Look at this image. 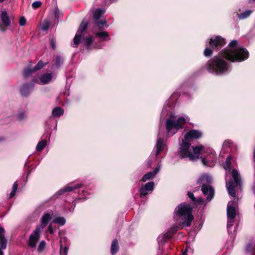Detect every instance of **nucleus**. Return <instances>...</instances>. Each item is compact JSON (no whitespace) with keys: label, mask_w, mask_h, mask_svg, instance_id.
I'll use <instances>...</instances> for the list:
<instances>
[{"label":"nucleus","mask_w":255,"mask_h":255,"mask_svg":"<svg viewBox=\"0 0 255 255\" xmlns=\"http://www.w3.org/2000/svg\"><path fill=\"white\" fill-rule=\"evenodd\" d=\"M253 1H255V0H249V3H252Z\"/></svg>","instance_id":"nucleus-53"},{"label":"nucleus","mask_w":255,"mask_h":255,"mask_svg":"<svg viewBox=\"0 0 255 255\" xmlns=\"http://www.w3.org/2000/svg\"><path fill=\"white\" fill-rule=\"evenodd\" d=\"M252 12L253 11L251 10H248L245 12H243L240 14H238V17L240 19H245L248 17Z\"/></svg>","instance_id":"nucleus-33"},{"label":"nucleus","mask_w":255,"mask_h":255,"mask_svg":"<svg viewBox=\"0 0 255 255\" xmlns=\"http://www.w3.org/2000/svg\"><path fill=\"white\" fill-rule=\"evenodd\" d=\"M232 144L231 140H226L223 143V146L225 147H229L230 145Z\"/></svg>","instance_id":"nucleus-47"},{"label":"nucleus","mask_w":255,"mask_h":255,"mask_svg":"<svg viewBox=\"0 0 255 255\" xmlns=\"http://www.w3.org/2000/svg\"><path fill=\"white\" fill-rule=\"evenodd\" d=\"M35 71H34V68L33 69H25L23 73V77L25 78H27L29 77L32 73L35 72Z\"/></svg>","instance_id":"nucleus-37"},{"label":"nucleus","mask_w":255,"mask_h":255,"mask_svg":"<svg viewBox=\"0 0 255 255\" xmlns=\"http://www.w3.org/2000/svg\"><path fill=\"white\" fill-rule=\"evenodd\" d=\"M46 140H42L39 141L37 144L36 149L37 151H42L46 145Z\"/></svg>","instance_id":"nucleus-32"},{"label":"nucleus","mask_w":255,"mask_h":255,"mask_svg":"<svg viewBox=\"0 0 255 255\" xmlns=\"http://www.w3.org/2000/svg\"><path fill=\"white\" fill-rule=\"evenodd\" d=\"M47 64V63H44L42 60L39 61L37 64L33 68L34 71H35L36 72V71L41 69L43 67H44Z\"/></svg>","instance_id":"nucleus-36"},{"label":"nucleus","mask_w":255,"mask_h":255,"mask_svg":"<svg viewBox=\"0 0 255 255\" xmlns=\"http://www.w3.org/2000/svg\"><path fill=\"white\" fill-rule=\"evenodd\" d=\"M50 45L51 49L54 50L56 49V42L54 37H52L49 39Z\"/></svg>","instance_id":"nucleus-43"},{"label":"nucleus","mask_w":255,"mask_h":255,"mask_svg":"<svg viewBox=\"0 0 255 255\" xmlns=\"http://www.w3.org/2000/svg\"><path fill=\"white\" fill-rule=\"evenodd\" d=\"M46 243L44 241H42L40 242L38 247H37V252L38 253H41L44 249L45 247Z\"/></svg>","instance_id":"nucleus-40"},{"label":"nucleus","mask_w":255,"mask_h":255,"mask_svg":"<svg viewBox=\"0 0 255 255\" xmlns=\"http://www.w3.org/2000/svg\"><path fill=\"white\" fill-rule=\"evenodd\" d=\"M0 18L2 24L5 26H8L10 25L11 21L10 17L8 16L7 12L5 10L1 11L0 14Z\"/></svg>","instance_id":"nucleus-19"},{"label":"nucleus","mask_w":255,"mask_h":255,"mask_svg":"<svg viewBox=\"0 0 255 255\" xmlns=\"http://www.w3.org/2000/svg\"><path fill=\"white\" fill-rule=\"evenodd\" d=\"M213 54V51L209 47H206L204 51V55L206 57H210Z\"/></svg>","instance_id":"nucleus-41"},{"label":"nucleus","mask_w":255,"mask_h":255,"mask_svg":"<svg viewBox=\"0 0 255 255\" xmlns=\"http://www.w3.org/2000/svg\"><path fill=\"white\" fill-rule=\"evenodd\" d=\"M25 117L26 116L24 112H21L17 115V119L19 121H22V120L25 119Z\"/></svg>","instance_id":"nucleus-48"},{"label":"nucleus","mask_w":255,"mask_h":255,"mask_svg":"<svg viewBox=\"0 0 255 255\" xmlns=\"http://www.w3.org/2000/svg\"><path fill=\"white\" fill-rule=\"evenodd\" d=\"M179 153L181 158H189L190 160H194L195 158L193 155L191 143L187 140H182L179 147Z\"/></svg>","instance_id":"nucleus-7"},{"label":"nucleus","mask_w":255,"mask_h":255,"mask_svg":"<svg viewBox=\"0 0 255 255\" xmlns=\"http://www.w3.org/2000/svg\"><path fill=\"white\" fill-rule=\"evenodd\" d=\"M40 232V228L36 227L30 235L28 241V245L30 247L34 248L36 247V243L39 240Z\"/></svg>","instance_id":"nucleus-11"},{"label":"nucleus","mask_w":255,"mask_h":255,"mask_svg":"<svg viewBox=\"0 0 255 255\" xmlns=\"http://www.w3.org/2000/svg\"><path fill=\"white\" fill-rule=\"evenodd\" d=\"M212 179L207 175L201 176L197 180V183L201 185V191L205 196H207L206 201L210 202L214 198L215 190L212 186Z\"/></svg>","instance_id":"nucleus-4"},{"label":"nucleus","mask_w":255,"mask_h":255,"mask_svg":"<svg viewBox=\"0 0 255 255\" xmlns=\"http://www.w3.org/2000/svg\"><path fill=\"white\" fill-rule=\"evenodd\" d=\"M26 22V19L24 17H21L19 19V24L20 26H24L25 25Z\"/></svg>","instance_id":"nucleus-46"},{"label":"nucleus","mask_w":255,"mask_h":255,"mask_svg":"<svg viewBox=\"0 0 255 255\" xmlns=\"http://www.w3.org/2000/svg\"><path fill=\"white\" fill-rule=\"evenodd\" d=\"M17 188H18V182H17V181H15L12 185V190L9 194V198H12L15 195Z\"/></svg>","instance_id":"nucleus-34"},{"label":"nucleus","mask_w":255,"mask_h":255,"mask_svg":"<svg viewBox=\"0 0 255 255\" xmlns=\"http://www.w3.org/2000/svg\"><path fill=\"white\" fill-rule=\"evenodd\" d=\"M64 114L63 110L60 107H57L52 110V114L54 118H58Z\"/></svg>","instance_id":"nucleus-27"},{"label":"nucleus","mask_w":255,"mask_h":255,"mask_svg":"<svg viewBox=\"0 0 255 255\" xmlns=\"http://www.w3.org/2000/svg\"><path fill=\"white\" fill-rule=\"evenodd\" d=\"M68 252V248L66 246L63 248L62 246H61L60 250V254L61 255H67Z\"/></svg>","instance_id":"nucleus-42"},{"label":"nucleus","mask_w":255,"mask_h":255,"mask_svg":"<svg viewBox=\"0 0 255 255\" xmlns=\"http://www.w3.org/2000/svg\"><path fill=\"white\" fill-rule=\"evenodd\" d=\"M154 182L152 181L148 182L139 188L138 191L140 193V197L142 198L151 193L154 189Z\"/></svg>","instance_id":"nucleus-13"},{"label":"nucleus","mask_w":255,"mask_h":255,"mask_svg":"<svg viewBox=\"0 0 255 255\" xmlns=\"http://www.w3.org/2000/svg\"><path fill=\"white\" fill-rule=\"evenodd\" d=\"M238 41L233 40L230 42L228 47L223 51V55L232 62H241L247 59L249 57L248 51L244 47H237Z\"/></svg>","instance_id":"nucleus-1"},{"label":"nucleus","mask_w":255,"mask_h":255,"mask_svg":"<svg viewBox=\"0 0 255 255\" xmlns=\"http://www.w3.org/2000/svg\"><path fill=\"white\" fill-rule=\"evenodd\" d=\"M119 246L117 239H114L111 247V253L112 255H115L119 251Z\"/></svg>","instance_id":"nucleus-25"},{"label":"nucleus","mask_w":255,"mask_h":255,"mask_svg":"<svg viewBox=\"0 0 255 255\" xmlns=\"http://www.w3.org/2000/svg\"><path fill=\"white\" fill-rule=\"evenodd\" d=\"M159 171V168H155L152 172H148L143 176L141 181L142 182H145L147 180L153 178L155 177L156 174Z\"/></svg>","instance_id":"nucleus-18"},{"label":"nucleus","mask_w":255,"mask_h":255,"mask_svg":"<svg viewBox=\"0 0 255 255\" xmlns=\"http://www.w3.org/2000/svg\"><path fill=\"white\" fill-rule=\"evenodd\" d=\"M232 157L230 155L228 156L225 161V163L224 165V168L226 170H229L230 172L231 170V166L232 164Z\"/></svg>","instance_id":"nucleus-30"},{"label":"nucleus","mask_w":255,"mask_h":255,"mask_svg":"<svg viewBox=\"0 0 255 255\" xmlns=\"http://www.w3.org/2000/svg\"><path fill=\"white\" fill-rule=\"evenodd\" d=\"M231 174L233 180L230 181L228 183H226V187L229 195L234 197L236 195V187L241 186V177L239 171L236 169H233Z\"/></svg>","instance_id":"nucleus-6"},{"label":"nucleus","mask_w":255,"mask_h":255,"mask_svg":"<svg viewBox=\"0 0 255 255\" xmlns=\"http://www.w3.org/2000/svg\"><path fill=\"white\" fill-rule=\"evenodd\" d=\"M82 34L76 33L74 39H73V44L72 46L73 47H77L78 45L80 44L81 40Z\"/></svg>","instance_id":"nucleus-31"},{"label":"nucleus","mask_w":255,"mask_h":255,"mask_svg":"<svg viewBox=\"0 0 255 255\" xmlns=\"http://www.w3.org/2000/svg\"><path fill=\"white\" fill-rule=\"evenodd\" d=\"M63 63V60L59 55H56L52 60V64L56 68H59Z\"/></svg>","instance_id":"nucleus-28"},{"label":"nucleus","mask_w":255,"mask_h":255,"mask_svg":"<svg viewBox=\"0 0 255 255\" xmlns=\"http://www.w3.org/2000/svg\"><path fill=\"white\" fill-rule=\"evenodd\" d=\"M95 34L96 37H98L102 41H107L110 39L109 33L107 31H104L98 32L95 33Z\"/></svg>","instance_id":"nucleus-26"},{"label":"nucleus","mask_w":255,"mask_h":255,"mask_svg":"<svg viewBox=\"0 0 255 255\" xmlns=\"http://www.w3.org/2000/svg\"><path fill=\"white\" fill-rule=\"evenodd\" d=\"M202 135L201 132L196 129L189 130L185 135V140H189L191 139H198Z\"/></svg>","instance_id":"nucleus-14"},{"label":"nucleus","mask_w":255,"mask_h":255,"mask_svg":"<svg viewBox=\"0 0 255 255\" xmlns=\"http://www.w3.org/2000/svg\"><path fill=\"white\" fill-rule=\"evenodd\" d=\"M193 208L186 202L178 205L174 212V218L179 224L190 227L194 219L192 215Z\"/></svg>","instance_id":"nucleus-2"},{"label":"nucleus","mask_w":255,"mask_h":255,"mask_svg":"<svg viewBox=\"0 0 255 255\" xmlns=\"http://www.w3.org/2000/svg\"><path fill=\"white\" fill-rule=\"evenodd\" d=\"M48 231L50 234H52L53 233V230L51 224L49 225L48 227Z\"/></svg>","instance_id":"nucleus-49"},{"label":"nucleus","mask_w":255,"mask_h":255,"mask_svg":"<svg viewBox=\"0 0 255 255\" xmlns=\"http://www.w3.org/2000/svg\"><path fill=\"white\" fill-rule=\"evenodd\" d=\"M227 59L223 55V52L220 54L210 59L205 65V68L210 72L217 75L222 74L227 72L229 69Z\"/></svg>","instance_id":"nucleus-3"},{"label":"nucleus","mask_w":255,"mask_h":255,"mask_svg":"<svg viewBox=\"0 0 255 255\" xmlns=\"http://www.w3.org/2000/svg\"><path fill=\"white\" fill-rule=\"evenodd\" d=\"M201 159H202V160L204 164H205V162H206V159H205L204 157H202V156L201 157Z\"/></svg>","instance_id":"nucleus-50"},{"label":"nucleus","mask_w":255,"mask_h":255,"mask_svg":"<svg viewBox=\"0 0 255 255\" xmlns=\"http://www.w3.org/2000/svg\"><path fill=\"white\" fill-rule=\"evenodd\" d=\"M191 148L193 149V155L195 157L194 158V160L198 159L199 157V155L202 151L206 152L208 153H210L211 154V157L213 159L212 160L213 161L215 159V151L212 149H208L206 151L204 150V146L202 145H198L195 147H192Z\"/></svg>","instance_id":"nucleus-10"},{"label":"nucleus","mask_w":255,"mask_h":255,"mask_svg":"<svg viewBox=\"0 0 255 255\" xmlns=\"http://www.w3.org/2000/svg\"><path fill=\"white\" fill-rule=\"evenodd\" d=\"M209 42L213 49H219L226 44V40L221 36H216L211 38Z\"/></svg>","instance_id":"nucleus-9"},{"label":"nucleus","mask_w":255,"mask_h":255,"mask_svg":"<svg viewBox=\"0 0 255 255\" xmlns=\"http://www.w3.org/2000/svg\"><path fill=\"white\" fill-rule=\"evenodd\" d=\"M32 84H25L22 85L20 89L21 94L25 97L27 96L30 93V89L33 87Z\"/></svg>","instance_id":"nucleus-20"},{"label":"nucleus","mask_w":255,"mask_h":255,"mask_svg":"<svg viewBox=\"0 0 255 255\" xmlns=\"http://www.w3.org/2000/svg\"><path fill=\"white\" fill-rule=\"evenodd\" d=\"M53 223H58L60 225L63 226L65 224L66 221L63 217H57L54 220Z\"/></svg>","instance_id":"nucleus-38"},{"label":"nucleus","mask_w":255,"mask_h":255,"mask_svg":"<svg viewBox=\"0 0 255 255\" xmlns=\"http://www.w3.org/2000/svg\"><path fill=\"white\" fill-rule=\"evenodd\" d=\"M52 215V212L51 211L50 213H44L42 216L41 219V225L37 226L36 227H39L40 230H42L48 224V223L51 219V216Z\"/></svg>","instance_id":"nucleus-15"},{"label":"nucleus","mask_w":255,"mask_h":255,"mask_svg":"<svg viewBox=\"0 0 255 255\" xmlns=\"http://www.w3.org/2000/svg\"><path fill=\"white\" fill-rule=\"evenodd\" d=\"M104 12L105 10L100 8H97L94 11L92 17L94 22V28H97L98 30H102L103 28V26L106 25V26H108L106 20H100L101 16L104 13Z\"/></svg>","instance_id":"nucleus-8"},{"label":"nucleus","mask_w":255,"mask_h":255,"mask_svg":"<svg viewBox=\"0 0 255 255\" xmlns=\"http://www.w3.org/2000/svg\"><path fill=\"white\" fill-rule=\"evenodd\" d=\"M33 81H34V82H36V80L35 79L33 80Z\"/></svg>","instance_id":"nucleus-57"},{"label":"nucleus","mask_w":255,"mask_h":255,"mask_svg":"<svg viewBox=\"0 0 255 255\" xmlns=\"http://www.w3.org/2000/svg\"><path fill=\"white\" fill-rule=\"evenodd\" d=\"M254 158L255 159V148L254 152Z\"/></svg>","instance_id":"nucleus-54"},{"label":"nucleus","mask_w":255,"mask_h":255,"mask_svg":"<svg viewBox=\"0 0 255 255\" xmlns=\"http://www.w3.org/2000/svg\"><path fill=\"white\" fill-rule=\"evenodd\" d=\"M186 123L187 120L183 117H180L177 120L169 118L166 121V128L168 133L173 134L179 129L182 128Z\"/></svg>","instance_id":"nucleus-5"},{"label":"nucleus","mask_w":255,"mask_h":255,"mask_svg":"<svg viewBox=\"0 0 255 255\" xmlns=\"http://www.w3.org/2000/svg\"><path fill=\"white\" fill-rule=\"evenodd\" d=\"M2 250L1 248H0V255H3V252L2 251Z\"/></svg>","instance_id":"nucleus-51"},{"label":"nucleus","mask_w":255,"mask_h":255,"mask_svg":"<svg viewBox=\"0 0 255 255\" xmlns=\"http://www.w3.org/2000/svg\"><path fill=\"white\" fill-rule=\"evenodd\" d=\"M182 255H187V250L186 249L185 251L183 253Z\"/></svg>","instance_id":"nucleus-52"},{"label":"nucleus","mask_w":255,"mask_h":255,"mask_svg":"<svg viewBox=\"0 0 255 255\" xmlns=\"http://www.w3.org/2000/svg\"><path fill=\"white\" fill-rule=\"evenodd\" d=\"M5 0H0V2H3Z\"/></svg>","instance_id":"nucleus-56"},{"label":"nucleus","mask_w":255,"mask_h":255,"mask_svg":"<svg viewBox=\"0 0 255 255\" xmlns=\"http://www.w3.org/2000/svg\"><path fill=\"white\" fill-rule=\"evenodd\" d=\"M89 22L83 19L77 31V33L82 34L88 28Z\"/></svg>","instance_id":"nucleus-29"},{"label":"nucleus","mask_w":255,"mask_h":255,"mask_svg":"<svg viewBox=\"0 0 255 255\" xmlns=\"http://www.w3.org/2000/svg\"><path fill=\"white\" fill-rule=\"evenodd\" d=\"M109 1H110L111 2H113L114 1H117V0H109Z\"/></svg>","instance_id":"nucleus-55"},{"label":"nucleus","mask_w":255,"mask_h":255,"mask_svg":"<svg viewBox=\"0 0 255 255\" xmlns=\"http://www.w3.org/2000/svg\"><path fill=\"white\" fill-rule=\"evenodd\" d=\"M41 4L42 3L40 1H35L32 3V7L34 9H37L38 7H39L41 5Z\"/></svg>","instance_id":"nucleus-44"},{"label":"nucleus","mask_w":255,"mask_h":255,"mask_svg":"<svg viewBox=\"0 0 255 255\" xmlns=\"http://www.w3.org/2000/svg\"><path fill=\"white\" fill-rule=\"evenodd\" d=\"M234 219H228L227 227L228 229H230L233 225Z\"/></svg>","instance_id":"nucleus-45"},{"label":"nucleus","mask_w":255,"mask_h":255,"mask_svg":"<svg viewBox=\"0 0 255 255\" xmlns=\"http://www.w3.org/2000/svg\"><path fill=\"white\" fill-rule=\"evenodd\" d=\"M81 187V184H78L75 186H71L70 185H67L65 186L63 189H61L59 193L60 194H61L65 192L72 191L74 189H77Z\"/></svg>","instance_id":"nucleus-23"},{"label":"nucleus","mask_w":255,"mask_h":255,"mask_svg":"<svg viewBox=\"0 0 255 255\" xmlns=\"http://www.w3.org/2000/svg\"><path fill=\"white\" fill-rule=\"evenodd\" d=\"M171 231H169L166 232V234L163 236L162 240L163 242H166L167 240L172 238L174 234L177 232L178 229L177 227H172L171 228Z\"/></svg>","instance_id":"nucleus-22"},{"label":"nucleus","mask_w":255,"mask_h":255,"mask_svg":"<svg viewBox=\"0 0 255 255\" xmlns=\"http://www.w3.org/2000/svg\"><path fill=\"white\" fill-rule=\"evenodd\" d=\"M5 231L2 227H0V246L2 249L6 248L7 241L5 238Z\"/></svg>","instance_id":"nucleus-17"},{"label":"nucleus","mask_w":255,"mask_h":255,"mask_svg":"<svg viewBox=\"0 0 255 255\" xmlns=\"http://www.w3.org/2000/svg\"><path fill=\"white\" fill-rule=\"evenodd\" d=\"M50 26V23L48 20H44L41 24V28L43 31L47 30Z\"/></svg>","instance_id":"nucleus-39"},{"label":"nucleus","mask_w":255,"mask_h":255,"mask_svg":"<svg viewBox=\"0 0 255 255\" xmlns=\"http://www.w3.org/2000/svg\"><path fill=\"white\" fill-rule=\"evenodd\" d=\"M187 196L190 199V202L193 205H201L204 202V199L199 197L196 198L193 193L190 191L187 192Z\"/></svg>","instance_id":"nucleus-16"},{"label":"nucleus","mask_w":255,"mask_h":255,"mask_svg":"<svg viewBox=\"0 0 255 255\" xmlns=\"http://www.w3.org/2000/svg\"><path fill=\"white\" fill-rule=\"evenodd\" d=\"M164 140L162 138H158L156 144L155 156L157 157L163 150Z\"/></svg>","instance_id":"nucleus-21"},{"label":"nucleus","mask_w":255,"mask_h":255,"mask_svg":"<svg viewBox=\"0 0 255 255\" xmlns=\"http://www.w3.org/2000/svg\"><path fill=\"white\" fill-rule=\"evenodd\" d=\"M85 41V44L86 45L88 48L91 46L94 41L93 37L91 35H89L88 37L84 38Z\"/></svg>","instance_id":"nucleus-35"},{"label":"nucleus","mask_w":255,"mask_h":255,"mask_svg":"<svg viewBox=\"0 0 255 255\" xmlns=\"http://www.w3.org/2000/svg\"><path fill=\"white\" fill-rule=\"evenodd\" d=\"M237 204L235 201H230L227 207V216L228 219H234L236 216V207Z\"/></svg>","instance_id":"nucleus-12"},{"label":"nucleus","mask_w":255,"mask_h":255,"mask_svg":"<svg viewBox=\"0 0 255 255\" xmlns=\"http://www.w3.org/2000/svg\"><path fill=\"white\" fill-rule=\"evenodd\" d=\"M52 78L51 73H46L41 76L40 80L42 84H46L51 81Z\"/></svg>","instance_id":"nucleus-24"}]
</instances>
